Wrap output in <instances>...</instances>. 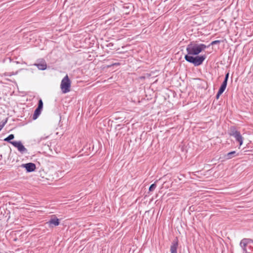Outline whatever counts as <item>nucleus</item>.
<instances>
[{
    "instance_id": "obj_16",
    "label": "nucleus",
    "mask_w": 253,
    "mask_h": 253,
    "mask_svg": "<svg viewBox=\"0 0 253 253\" xmlns=\"http://www.w3.org/2000/svg\"><path fill=\"white\" fill-rule=\"evenodd\" d=\"M228 78H229V73H227L225 75V77L224 80L223 82V83H225L226 84H227V81H228Z\"/></svg>"
},
{
    "instance_id": "obj_14",
    "label": "nucleus",
    "mask_w": 253,
    "mask_h": 253,
    "mask_svg": "<svg viewBox=\"0 0 253 253\" xmlns=\"http://www.w3.org/2000/svg\"><path fill=\"white\" fill-rule=\"evenodd\" d=\"M42 107H43V103H42V99H40L39 101L38 106L37 108L42 110Z\"/></svg>"
},
{
    "instance_id": "obj_19",
    "label": "nucleus",
    "mask_w": 253,
    "mask_h": 253,
    "mask_svg": "<svg viewBox=\"0 0 253 253\" xmlns=\"http://www.w3.org/2000/svg\"><path fill=\"white\" fill-rule=\"evenodd\" d=\"M6 123V121L4 123H3L2 125H0V131L2 129V128H3V126L5 125Z\"/></svg>"
},
{
    "instance_id": "obj_3",
    "label": "nucleus",
    "mask_w": 253,
    "mask_h": 253,
    "mask_svg": "<svg viewBox=\"0 0 253 253\" xmlns=\"http://www.w3.org/2000/svg\"><path fill=\"white\" fill-rule=\"evenodd\" d=\"M229 135L233 136L235 138L236 140L239 143L240 146L242 145L243 138L239 131L234 128L231 130Z\"/></svg>"
},
{
    "instance_id": "obj_5",
    "label": "nucleus",
    "mask_w": 253,
    "mask_h": 253,
    "mask_svg": "<svg viewBox=\"0 0 253 253\" xmlns=\"http://www.w3.org/2000/svg\"><path fill=\"white\" fill-rule=\"evenodd\" d=\"M21 167L25 168L27 172H33L35 171L36 169L35 164L33 163H28L22 164Z\"/></svg>"
},
{
    "instance_id": "obj_10",
    "label": "nucleus",
    "mask_w": 253,
    "mask_h": 253,
    "mask_svg": "<svg viewBox=\"0 0 253 253\" xmlns=\"http://www.w3.org/2000/svg\"><path fill=\"white\" fill-rule=\"evenodd\" d=\"M42 112V110L40 109L36 108L34 111V113L33 116V120H36L40 116Z\"/></svg>"
},
{
    "instance_id": "obj_7",
    "label": "nucleus",
    "mask_w": 253,
    "mask_h": 253,
    "mask_svg": "<svg viewBox=\"0 0 253 253\" xmlns=\"http://www.w3.org/2000/svg\"><path fill=\"white\" fill-rule=\"evenodd\" d=\"M251 241V239L247 238H244L241 240L240 245L244 252H247L246 246L249 243H250Z\"/></svg>"
},
{
    "instance_id": "obj_18",
    "label": "nucleus",
    "mask_w": 253,
    "mask_h": 253,
    "mask_svg": "<svg viewBox=\"0 0 253 253\" xmlns=\"http://www.w3.org/2000/svg\"><path fill=\"white\" fill-rule=\"evenodd\" d=\"M221 94V93L218 91L216 95V98L218 99Z\"/></svg>"
},
{
    "instance_id": "obj_4",
    "label": "nucleus",
    "mask_w": 253,
    "mask_h": 253,
    "mask_svg": "<svg viewBox=\"0 0 253 253\" xmlns=\"http://www.w3.org/2000/svg\"><path fill=\"white\" fill-rule=\"evenodd\" d=\"M11 144L15 147L17 148L18 150L21 153L24 154L27 152V149L24 147L20 141H12Z\"/></svg>"
},
{
    "instance_id": "obj_11",
    "label": "nucleus",
    "mask_w": 253,
    "mask_h": 253,
    "mask_svg": "<svg viewBox=\"0 0 253 253\" xmlns=\"http://www.w3.org/2000/svg\"><path fill=\"white\" fill-rule=\"evenodd\" d=\"M236 153V152L235 151L227 153L225 156L226 159H232L235 156Z\"/></svg>"
},
{
    "instance_id": "obj_9",
    "label": "nucleus",
    "mask_w": 253,
    "mask_h": 253,
    "mask_svg": "<svg viewBox=\"0 0 253 253\" xmlns=\"http://www.w3.org/2000/svg\"><path fill=\"white\" fill-rule=\"evenodd\" d=\"M178 241L177 239L173 241L172 245L170 246L171 253H177V250L178 248Z\"/></svg>"
},
{
    "instance_id": "obj_17",
    "label": "nucleus",
    "mask_w": 253,
    "mask_h": 253,
    "mask_svg": "<svg viewBox=\"0 0 253 253\" xmlns=\"http://www.w3.org/2000/svg\"><path fill=\"white\" fill-rule=\"evenodd\" d=\"M220 42V41H219V40H216V41H212L210 45H214V44H216L217 43H219Z\"/></svg>"
},
{
    "instance_id": "obj_8",
    "label": "nucleus",
    "mask_w": 253,
    "mask_h": 253,
    "mask_svg": "<svg viewBox=\"0 0 253 253\" xmlns=\"http://www.w3.org/2000/svg\"><path fill=\"white\" fill-rule=\"evenodd\" d=\"M34 66L37 67V68L41 70H44L46 69L47 65L44 60H41L39 63H35Z\"/></svg>"
},
{
    "instance_id": "obj_6",
    "label": "nucleus",
    "mask_w": 253,
    "mask_h": 253,
    "mask_svg": "<svg viewBox=\"0 0 253 253\" xmlns=\"http://www.w3.org/2000/svg\"><path fill=\"white\" fill-rule=\"evenodd\" d=\"M46 223L49 225L50 227H53V226H56L59 225L60 222L59 220L57 218L55 215H53L51 219L46 222Z\"/></svg>"
},
{
    "instance_id": "obj_15",
    "label": "nucleus",
    "mask_w": 253,
    "mask_h": 253,
    "mask_svg": "<svg viewBox=\"0 0 253 253\" xmlns=\"http://www.w3.org/2000/svg\"><path fill=\"white\" fill-rule=\"evenodd\" d=\"M156 187V184L155 183H153L151 184L149 187V191H153Z\"/></svg>"
},
{
    "instance_id": "obj_13",
    "label": "nucleus",
    "mask_w": 253,
    "mask_h": 253,
    "mask_svg": "<svg viewBox=\"0 0 253 253\" xmlns=\"http://www.w3.org/2000/svg\"><path fill=\"white\" fill-rule=\"evenodd\" d=\"M14 138V135L13 134L9 135L7 137L4 139V141L8 142L11 144V140Z\"/></svg>"
},
{
    "instance_id": "obj_1",
    "label": "nucleus",
    "mask_w": 253,
    "mask_h": 253,
    "mask_svg": "<svg viewBox=\"0 0 253 253\" xmlns=\"http://www.w3.org/2000/svg\"><path fill=\"white\" fill-rule=\"evenodd\" d=\"M207 47V46L203 43L191 42L187 46L186 51L188 54L185 55V59L187 62L193 64L195 66L201 65L205 60L206 56L203 55L193 57L192 55H197Z\"/></svg>"
},
{
    "instance_id": "obj_12",
    "label": "nucleus",
    "mask_w": 253,
    "mask_h": 253,
    "mask_svg": "<svg viewBox=\"0 0 253 253\" xmlns=\"http://www.w3.org/2000/svg\"><path fill=\"white\" fill-rule=\"evenodd\" d=\"M227 84H226L225 83L223 82L218 90V92L222 93L226 89Z\"/></svg>"
},
{
    "instance_id": "obj_2",
    "label": "nucleus",
    "mask_w": 253,
    "mask_h": 253,
    "mask_svg": "<svg viewBox=\"0 0 253 253\" xmlns=\"http://www.w3.org/2000/svg\"><path fill=\"white\" fill-rule=\"evenodd\" d=\"M70 87L71 82L67 75L61 81L60 87L63 93H66L70 91Z\"/></svg>"
}]
</instances>
